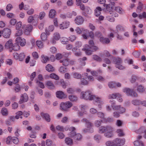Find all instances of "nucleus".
Masks as SVG:
<instances>
[{"mask_svg": "<svg viewBox=\"0 0 146 146\" xmlns=\"http://www.w3.org/2000/svg\"><path fill=\"white\" fill-rule=\"evenodd\" d=\"M72 75L73 78L76 79H80L82 77V75L78 72H73L72 73Z\"/></svg>", "mask_w": 146, "mask_h": 146, "instance_id": "35", "label": "nucleus"}, {"mask_svg": "<svg viewBox=\"0 0 146 146\" xmlns=\"http://www.w3.org/2000/svg\"><path fill=\"white\" fill-rule=\"evenodd\" d=\"M70 25V22L67 21H64L60 24L59 27L60 29H64L67 28Z\"/></svg>", "mask_w": 146, "mask_h": 146, "instance_id": "17", "label": "nucleus"}, {"mask_svg": "<svg viewBox=\"0 0 146 146\" xmlns=\"http://www.w3.org/2000/svg\"><path fill=\"white\" fill-rule=\"evenodd\" d=\"M66 69V68L64 67L63 66H61L59 68L58 71L61 73L64 74L67 72Z\"/></svg>", "mask_w": 146, "mask_h": 146, "instance_id": "55", "label": "nucleus"}, {"mask_svg": "<svg viewBox=\"0 0 146 146\" xmlns=\"http://www.w3.org/2000/svg\"><path fill=\"white\" fill-rule=\"evenodd\" d=\"M118 93H114L110 94L108 96L109 99H114L116 98L117 96H119Z\"/></svg>", "mask_w": 146, "mask_h": 146, "instance_id": "44", "label": "nucleus"}, {"mask_svg": "<svg viewBox=\"0 0 146 146\" xmlns=\"http://www.w3.org/2000/svg\"><path fill=\"white\" fill-rule=\"evenodd\" d=\"M115 4L114 3H113L108 5L106 4V5H105V7H106L107 11H108L110 14H111L113 13L112 10Z\"/></svg>", "mask_w": 146, "mask_h": 146, "instance_id": "18", "label": "nucleus"}, {"mask_svg": "<svg viewBox=\"0 0 146 146\" xmlns=\"http://www.w3.org/2000/svg\"><path fill=\"white\" fill-rule=\"evenodd\" d=\"M75 23L77 25H82L84 22V19L83 17L81 16H77L74 19Z\"/></svg>", "mask_w": 146, "mask_h": 146, "instance_id": "15", "label": "nucleus"}, {"mask_svg": "<svg viewBox=\"0 0 146 146\" xmlns=\"http://www.w3.org/2000/svg\"><path fill=\"white\" fill-rule=\"evenodd\" d=\"M131 103L135 106L139 105L141 103V101L137 100H133L131 101Z\"/></svg>", "mask_w": 146, "mask_h": 146, "instance_id": "50", "label": "nucleus"}, {"mask_svg": "<svg viewBox=\"0 0 146 146\" xmlns=\"http://www.w3.org/2000/svg\"><path fill=\"white\" fill-rule=\"evenodd\" d=\"M41 59L42 62L44 63H46L49 60L47 56H45L44 55L41 56Z\"/></svg>", "mask_w": 146, "mask_h": 146, "instance_id": "45", "label": "nucleus"}, {"mask_svg": "<svg viewBox=\"0 0 146 146\" xmlns=\"http://www.w3.org/2000/svg\"><path fill=\"white\" fill-rule=\"evenodd\" d=\"M83 47L82 50L84 51L86 54L88 55H91L92 52L98 49V48L94 45L90 46L88 44H85L83 46Z\"/></svg>", "mask_w": 146, "mask_h": 146, "instance_id": "3", "label": "nucleus"}, {"mask_svg": "<svg viewBox=\"0 0 146 146\" xmlns=\"http://www.w3.org/2000/svg\"><path fill=\"white\" fill-rule=\"evenodd\" d=\"M123 92L125 93L126 95L128 96L134 97H136L138 96L137 93L134 91L133 89L125 88L123 89Z\"/></svg>", "mask_w": 146, "mask_h": 146, "instance_id": "5", "label": "nucleus"}, {"mask_svg": "<svg viewBox=\"0 0 146 146\" xmlns=\"http://www.w3.org/2000/svg\"><path fill=\"white\" fill-rule=\"evenodd\" d=\"M110 103L111 104L112 108L113 110H118L120 107V105H115V102L114 101L110 100Z\"/></svg>", "mask_w": 146, "mask_h": 146, "instance_id": "20", "label": "nucleus"}, {"mask_svg": "<svg viewBox=\"0 0 146 146\" xmlns=\"http://www.w3.org/2000/svg\"><path fill=\"white\" fill-rule=\"evenodd\" d=\"M75 128L73 127H71L69 128V130L71 131V132L68 134V135L70 137H74L75 135L76 134L75 132L74 131L75 130Z\"/></svg>", "mask_w": 146, "mask_h": 146, "instance_id": "25", "label": "nucleus"}, {"mask_svg": "<svg viewBox=\"0 0 146 146\" xmlns=\"http://www.w3.org/2000/svg\"><path fill=\"white\" fill-rule=\"evenodd\" d=\"M53 38L55 39V40H58L60 38V36L59 34L57 33H54Z\"/></svg>", "mask_w": 146, "mask_h": 146, "instance_id": "62", "label": "nucleus"}, {"mask_svg": "<svg viewBox=\"0 0 146 146\" xmlns=\"http://www.w3.org/2000/svg\"><path fill=\"white\" fill-rule=\"evenodd\" d=\"M69 99L72 102H76L78 100V97L76 96L71 95L68 96Z\"/></svg>", "mask_w": 146, "mask_h": 146, "instance_id": "41", "label": "nucleus"}, {"mask_svg": "<svg viewBox=\"0 0 146 146\" xmlns=\"http://www.w3.org/2000/svg\"><path fill=\"white\" fill-rule=\"evenodd\" d=\"M114 129L113 127L111 126L110 127H108V129L104 133V136L108 138H110L113 136V131Z\"/></svg>", "mask_w": 146, "mask_h": 146, "instance_id": "10", "label": "nucleus"}, {"mask_svg": "<svg viewBox=\"0 0 146 146\" xmlns=\"http://www.w3.org/2000/svg\"><path fill=\"white\" fill-rule=\"evenodd\" d=\"M80 107L81 111L79 112L78 113L79 116L82 117L85 115L88 114L87 110L88 109V106L86 104H81L80 105Z\"/></svg>", "mask_w": 146, "mask_h": 146, "instance_id": "6", "label": "nucleus"}, {"mask_svg": "<svg viewBox=\"0 0 146 146\" xmlns=\"http://www.w3.org/2000/svg\"><path fill=\"white\" fill-rule=\"evenodd\" d=\"M82 138V135L79 133L76 134L74 137V140L78 141L80 140Z\"/></svg>", "mask_w": 146, "mask_h": 146, "instance_id": "58", "label": "nucleus"}, {"mask_svg": "<svg viewBox=\"0 0 146 146\" xmlns=\"http://www.w3.org/2000/svg\"><path fill=\"white\" fill-rule=\"evenodd\" d=\"M108 86L110 88H112L115 87V82H110L108 83Z\"/></svg>", "mask_w": 146, "mask_h": 146, "instance_id": "59", "label": "nucleus"}, {"mask_svg": "<svg viewBox=\"0 0 146 146\" xmlns=\"http://www.w3.org/2000/svg\"><path fill=\"white\" fill-rule=\"evenodd\" d=\"M72 103L69 101L62 102L60 104L61 110L64 111H67L68 109L71 107L72 106Z\"/></svg>", "mask_w": 146, "mask_h": 146, "instance_id": "7", "label": "nucleus"}, {"mask_svg": "<svg viewBox=\"0 0 146 146\" xmlns=\"http://www.w3.org/2000/svg\"><path fill=\"white\" fill-rule=\"evenodd\" d=\"M15 41L16 43L19 45L20 44L21 46H24L26 44L25 40L24 38H22L19 36L16 38L15 39Z\"/></svg>", "mask_w": 146, "mask_h": 146, "instance_id": "14", "label": "nucleus"}, {"mask_svg": "<svg viewBox=\"0 0 146 146\" xmlns=\"http://www.w3.org/2000/svg\"><path fill=\"white\" fill-rule=\"evenodd\" d=\"M50 78L54 79L56 80H58L59 79V77L58 76L54 73H51L50 75Z\"/></svg>", "mask_w": 146, "mask_h": 146, "instance_id": "54", "label": "nucleus"}, {"mask_svg": "<svg viewBox=\"0 0 146 146\" xmlns=\"http://www.w3.org/2000/svg\"><path fill=\"white\" fill-rule=\"evenodd\" d=\"M89 81H87L85 78H82L80 79L79 84L80 85L86 86L88 84Z\"/></svg>", "mask_w": 146, "mask_h": 146, "instance_id": "32", "label": "nucleus"}, {"mask_svg": "<svg viewBox=\"0 0 146 146\" xmlns=\"http://www.w3.org/2000/svg\"><path fill=\"white\" fill-rule=\"evenodd\" d=\"M46 70L50 72H53L54 70V69L51 64H48L45 67Z\"/></svg>", "mask_w": 146, "mask_h": 146, "instance_id": "36", "label": "nucleus"}, {"mask_svg": "<svg viewBox=\"0 0 146 146\" xmlns=\"http://www.w3.org/2000/svg\"><path fill=\"white\" fill-rule=\"evenodd\" d=\"M94 97L95 95L90 90L82 91L80 94V98L85 100H92Z\"/></svg>", "mask_w": 146, "mask_h": 146, "instance_id": "1", "label": "nucleus"}, {"mask_svg": "<svg viewBox=\"0 0 146 146\" xmlns=\"http://www.w3.org/2000/svg\"><path fill=\"white\" fill-rule=\"evenodd\" d=\"M115 64H116L115 67L120 70H123L125 68V67L121 65L122 61L121 58H116L114 59Z\"/></svg>", "mask_w": 146, "mask_h": 146, "instance_id": "9", "label": "nucleus"}, {"mask_svg": "<svg viewBox=\"0 0 146 146\" xmlns=\"http://www.w3.org/2000/svg\"><path fill=\"white\" fill-rule=\"evenodd\" d=\"M111 55L110 54L108 51L107 50H105L104 51L103 53L102 54H101L100 56L103 58L104 57H109L111 56Z\"/></svg>", "mask_w": 146, "mask_h": 146, "instance_id": "40", "label": "nucleus"}, {"mask_svg": "<svg viewBox=\"0 0 146 146\" xmlns=\"http://www.w3.org/2000/svg\"><path fill=\"white\" fill-rule=\"evenodd\" d=\"M111 126L108 125L106 126H101L99 128L98 132L99 133H103L107 131L108 129V127Z\"/></svg>", "mask_w": 146, "mask_h": 146, "instance_id": "21", "label": "nucleus"}, {"mask_svg": "<svg viewBox=\"0 0 146 146\" xmlns=\"http://www.w3.org/2000/svg\"><path fill=\"white\" fill-rule=\"evenodd\" d=\"M57 85H61L63 88H66V85L64 82L63 79H60L59 81L57 82L56 83Z\"/></svg>", "mask_w": 146, "mask_h": 146, "instance_id": "33", "label": "nucleus"}, {"mask_svg": "<svg viewBox=\"0 0 146 146\" xmlns=\"http://www.w3.org/2000/svg\"><path fill=\"white\" fill-rule=\"evenodd\" d=\"M101 11L102 9L101 7H96L94 11L95 15L97 17L99 16Z\"/></svg>", "mask_w": 146, "mask_h": 146, "instance_id": "39", "label": "nucleus"}, {"mask_svg": "<svg viewBox=\"0 0 146 146\" xmlns=\"http://www.w3.org/2000/svg\"><path fill=\"white\" fill-rule=\"evenodd\" d=\"M116 30L115 31L114 33H117L122 31H124L125 30V29L124 27L120 25H118L116 27Z\"/></svg>", "mask_w": 146, "mask_h": 146, "instance_id": "22", "label": "nucleus"}, {"mask_svg": "<svg viewBox=\"0 0 146 146\" xmlns=\"http://www.w3.org/2000/svg\"><path fill=\"white\" fill-rule=\"evenodd\" d=\"M36 44L38 48L41 49L44 47V43L41 40H37L36 41Z\"/></svg>", "mask_w": 146, "mask_h": 146, "instance_id": "34", "label": "nucleus"}, {"mask_svg": "<svg viewBox=\"0 0 146 146\" xmlns=\"http://www.w3.org/2000/svg\"><path fill=\"white\" fill-rule=\"evenodd\" d=\"M25 54L23 52H22L19 54L18 60L20 61H22L24 58L25 56Z\"/></svg>", "mask_w": 146, "mask_h": 146, "instance_id": "60", "label": "nucleus"}, {"mask_svg": "<svg viewBox=\"0 0 146 146\" xmlns=\"http://www.w3.org/2000/svg\"><path fill=\"white\" fill-rule=\"evenodd\" d=\"M93 59L99 62L102 61V59L100 57L96 55H94L92 56Z\"/></svg>", "mask_w": 146, "mask_h": 146, "instance_id": "56", "label": "nucleus"}, {"mask_svg": "<svg viewBox=\"0 0 146 146\" xmlns=\"http://www.w3.org/2000/svg\"><path fill=\"white\" fill-rule=\"evenodd\" d=\"M69 59L66 58L63 59L62 60H60V62L62 63V65L64 66H67L69 65Z\"/></svg>", "mask_w": 146, "mask_h": 146, "instance_id": "28", "label": "nucleus"}, {"mask_svg": "<svg viewBox=\"0 0 146 146\" xmlns=\"http://www.w3.org/2000/svg\"><path fill=\"white\" fill-rule=\"evenodd\" d=\"M56 97L60 99H65L67 98V96L63 92L59 91L56 92Z\"/></svg>", "mask_w": 146, "mask_h": 146, "instance_id": "16", "label": "nucleus"}, {"mask_svg": "<svg viewBox=\"0 0 146 146\" xmlns=\"http://www.w3.org/2000/svg\"><path fill=\"white\" fill-rule=\"evenodd\" d=\"M138 17L140 19L146 18V13L144 12L142 14H139L138 15Z\"/></svg>", "mask_w": 146, "mask_h": 146, "instance_id": "64", "label": "nucleus"}, {"mask_svg": "<svg viewBox=\"0 0 146 146\" xmlns=\"http://www.w3.org/2000/svg\"><path fill=\"white\" fill-rule=\"evenodd\" d=\"M115 11L120 14H122L124 12V11L121 7L119 6L116 7H115Z\"/></svg>", "mask_w": 146, "mask_h": 146, "instance_id": "47", "label": "nucleus"}, {"mask_svg": "<svg viewBox=\"0 0 146 146\" xmlns=\"http://www.w3.org/2000/svg\"><path fill=\"white\" fill-rule=\"evenodd\" d=\"M94 104L97 106L98 110H101L102 108V106L104 104V101L101 97L95 95V97L93 100Z\"/></svg>", "mask_w": 146, "mask_h": 146, "instance_id": "4", "label": "nucleus"}, {"mask_svg": "<svg viewBox=\"0 0 146 146\" xmlns=\"http://www.w3.org/2000/svg\"><path fill=\"white\" fill-rule=\"evenodd\" d=\"M46 15V13L44 11H42L40 13L39 15L38 16L37 18L39 19L40 20L42 19L45 17Z\"/></svg>", "mask_w": 146, "mask_h": 146, "instance_id": "53", "label": "nucleus"}, {"mask_svg": "<svg viewBox=\"0 0 146 146\" xmlns=\"http://www.w3.org/2000/svg\"><path fill=\"white\" fill-rule=\"evenodd\" d=\"M102 73V70L99 69L97 71H92L91 72V74L93 76H96L99 74H101Z\"/></svg>", "mask_w": 146, "mask_h": 146, "instance_id": "38", "label": "nucleus"}, {"mask_svg": "<svg viewBox=\"0 0 146 146\" xmlns=\"http://www.w3.org/2000/svg\"><path fill=\"white\" fill-rule=\"evenodd\" d=\"M2 36L5 38H8L10 37L11 33V30L8 28L4 29L2 31Z\"/></svg>", "mask_w": 146, "mask_h": 146, "instance_id": "13", "label": "nucleus"}, {"mask_svg": "<svg viewBox=\"0 0 146 146\" xmlns=\"http://www.w3.org/2000/svg\"><path fill=\"white\" fill-rule=\"evenodd\" d=\"M114 146H121L123 145L125 143L124 139L116 138L114 140Z\"/></svg>", "mask_w": 146, "mask_h": 146, "instance_id": "11", "label": "nucleus"}, {"mask_svg": "<svg viewBox=\"0 0 146 146\" xmlns=\"http://www.w3.org/2000/svg\"><path fill=\"white\" fill-rule=\"evenodd\" d=\"M5 48L8 49L10 52H11L13 50L14 51L18 50L20 48V46L17 44H13V41L10 39L7 41L5 45Z\"/></svg>", "mask_w": 146, "mask_h": 146, "instance_id": "2", "label": "nucleus"}, {"mask_svg": "<svg viewBox=\"0 0 146 146\" xmlns=\"http://www.w3.org/2000/svg\"><path fill=\"white\" fill-rule=\"evenodd\" d=\"M75 31L76 33L78 34H80L82 33V31H84V32L86 33L88 32V30L86 29H84V28H82L81 29L79 27H77L76 28Z\"/></svg>", "mask_w": 146, "mask_h": 146, "instance_id": "26", "label": "nucleus"}, {"mask_svg": "<svg viewBox=\"0 0 146 146\" xmlns=\"http://www.w3.org/2000/svg\"><path fill=\"white\" fill-rule=\"evenodd\" d=\"M46 86L49 89H53L55 88V86L52 82L49 81L46 82Z\"/></svg>", "mask_w": 146, "mask_h": 146, "instance_id": "30", "label": "nucleus"}, {"mask_svg": "<svg viewBox=\"0 0 146 146\" xmlns=\"http://www.w3.org/2000/svg\"><path fill=\"white\" fill-rule=\"evenodd\" d=\"M134 144L136 146H144V145L142 141L138 140L134 141Z\"/></svg>", "mask_w": 146, "mask_h": 146, "instance_id": "48", "label": "nucleus"}, {"mask_svg": "<svg viewBox=\"0 0 146 146\" xmlns=\"http://www.w3.org/2000/svg\"><path fill=\"white\" fill-rule=\"evenodd\" d=\"M85 125L86 128L84 130V132L92 133L94 132V129L93 128V124L92 123L89 121L87 122Z\"/></svg>", "mask_w": 146, "mask_h": 146, "instance_id": "8", "label": "nucleus"}, {"mask_svg": "<svg viewBox=\"0 0 146 146\" xmlns=\"http://www.w3.org/2000/svg\"><path fill=\"white\" fill-rule=\"evenodd\" d=\"M102 121H99L98 120H96L95 121L94 123L95 126L96 127H100L101 124V122Z\"/></svg>", "mask_w": 146, "mask_h": 146, "instance_id": "61", "label": "nucleus"}, {"mask_svg": "<svg viewBox=\"0 0 146 146\" xmlns=\"http://www.w3.org/2000/svg\"><path fill=\"white\" fill-rule=\"evenodd\" d=\"M97 115L98 117L102 119H104V121L106 122L107 121H109V120L108 119H105L104 117V114L101 112H99L97 113Z\"/></svg>", "mask_w": 146, "mask_h": 146, "instance_id": "49", "label": "nucleus"}, {"mask_svg": "<svg viewBox=\"0 0 146 146\" xmlns=\"http://www.w3.org/2000/svg\"><path fill=\"white\" fill-rule=\"evenodd\" d=\"M100 40L103 44H108L110 42V40L108 38H104L102 36L100 38Z\"/></svg>", "mask_w": 146, "mask_h": 146, "instance_id": "31", "label": "nucleus"}, {"mask_svg": "<svg viewBox=\"0 0 146 146\" xmlns=\"http://www.w3.org/2000/svg\"><path fill=\"white\" fill-rule=\"evenodd\" d=\"M46 34L44 33H42L40 35V38L43 41H45L47 40V36Z\"/></svg>", "mask_w": 146, "mask_h": 146, "instance_id": "46", "label": "nucleus"}, {"mask_svg": "<svg viewBox=\"0 0 146 146\" xmlns=\"http://www.w3.org/2000/svg\"><path fill=\"white\" fill-rule=\"evenodd\" d=\"M33 29V26L31 25H27L25 30V33L27 35L29 34L32 31Z\"/></svg>", "mask_w": 146, "mask_h": 146, "instance_id": "23", "label": "nucleus"}, {"mask_svg": "<svg viewBox=\"0 0 146 146\" xmlns=\"http://www.w3.org/2000/svg\"><path fill=\"white\" fill-rule=\"evenodd\" d=\"M16 28V29H23V27L22 26V23L21 22L19 21L17 23Z\"/></svg>", "mask_w": 146, "mask_h": 146, "instance_id": "57", "label": "nucleus"}, {"mask_svg": "<svg viewBox=\"0 0 146 146\" xmlns=\"http://www.w3.org/2000/svg\"><path fill=\"white\" fill-rule=\"evenodd\" d=\"M145 90H146V88H144V87L141 85L137 86V90L140 93L143 92Z\"/></svg>", "mask_w": 146, "mask_h": 146, "instance_id": "51", "label": "nucleus"}, {"mask_svg": "<svg viewBox=\"0 0 146 146\" xmlns=\"http://www.w3.org/2000/svg\"><path fill=\"white\" fill-rule=\"evenodd\" d=\"M1 113L3 116H6L8 115L9 114L7 108H3L1 110Z\"/></svg>", "mask_w": 146, "mask_h": 146, "instance_id": "37", "label": "nucleus"}, {"mask_svg": "<svg viewBox=\"0 0 146 146\" xmlns=\"http://www.w3.org/2000/svg\"><path fill=\"white\" fill-rule=\"evenodd\" d=\"M65 143L68 145H71L73 143V140L69 137H66L65 139Z\"/></svg>", "mask_w": 146, "mask_h": 146, "instance_id": "43", "label": "nucleus"}, {"mask_svg": "<svg viewBox=\"0 0 146 146\" xmlns=\"http://www.w3.org/2000/svg\"><path fill=\"white\" fill-rule=\"evenodd\" d=\"M28 100V97L26 93L22 94L21 95L20 100L19 102V104H21L27 102Z\"/></svg>", "mask_w": 146, "mask_h": 146, "instance_id": "12", "label": "nucleus"}, {"mask_svg": "<svg viewBox=\"0 0 146 146\" xmlns=\"http://www.w3.org/2000/svg\"><path fill=\"white\" fill-rule=\"evenodd\" d=\"M72 51L74 52V55L77 56H80L82 54L80 50L76 47H74L72 50Z\"/></svg>", "mask_w": 146, "mask_h": 146, "instance_id": "19", "label": "nucleus"}, {"mask_svg": "<svg viewBox=\"0 0 146 146\" xmlns=\"http://www.w3.org/2000/svg\"><path fill=\"white\" fill-rule=\"evenodd\" d=\"M145 130V127L144 126L141 127L138 130L136 131L137 133L138 134H141L142 133H145L144 131Z\"/></svg>", "mask_w": 146, "mask_h": 146, "instance_id": "52", "label": "nucleus"}, {"mask_svg": "<svg viewBox=\"0 0 146 146\" xmlns=\"http://www.w3.org/2000/svg\"><path fill=\"white\" fill-rule=\"evenodd\" d=\"M117 132L118 133V135L119 136H122L124 135V133L122 130L120 129H117Z\"/></svg>", "mask_w": 146, "mask_h": 146, "instance_id": "63", "label": "nucleus"}, {"mask_svg": "<svg viewBox=\"0 0 146 146\" xmlns=\"http://www.w3.org/2000/svg\"><path fill=\"white\" fill-rule=\"evenodd\" d=\"M56 15V11L54 9H51L49 11V16L50 18H53Z\"/></svg>", "mask_w": 146, "mask_h": 146, "instance_id": "42", "label": "nucleus"}, {"mask_svg": "<svg viewBox=\"0 0 146 146\" xmlns=\"http://www.w3.org/2000/svg\"><path fill=\"white\" fill-rule=\"evenodd\" d=\"M54 29V26L53 25H51L49 26L48 28H46L45 29V32L48 35H50V32L52 31Z\"/></svg>", "mask_w": 146, "mask_h": 146, "instance_id": "27", "label": "nucleus"}, {"mask_svg": "<svg viewBox=\"0 0 146 146\" xmlns=\"http://www.w3.org/2000/svg\"><path fill=\"white\" fill-rule=\"evenodd\" d=\"M38 15L36 14L34 15H31L29 16L28 19L27 21L28 23H31L34 21L36 18H37Z\"/></svg>", "mask_w": 146, "mask_h": 146, "instance_id": "29", "label": "nucleus"}, {"mask_svg": "<svg viewBox=\"0 0 146 146\" xmlns=\"http://www.w3.org/2000/svg\"><path fill=\"white\" fill-rule=\"evenodd\" d=\"M41 116L48 122H49L50 121V116L48 113H41L40 114Z\"/></svg>", "mask_w": 146, "mask_h": 146, "instance_id": "24", "label": "nucleus"}]
</instances>
